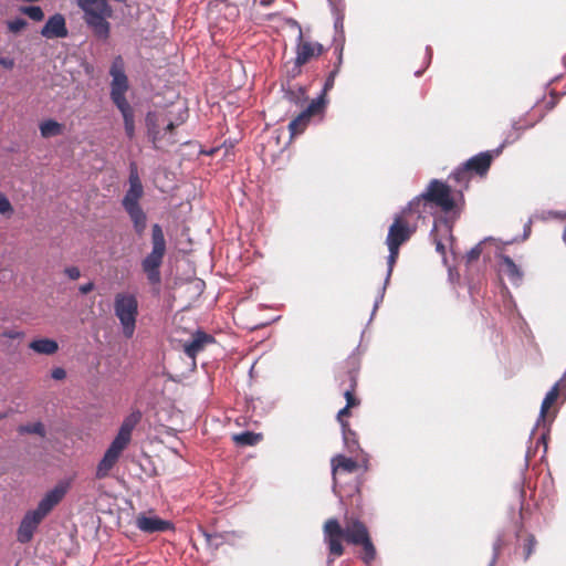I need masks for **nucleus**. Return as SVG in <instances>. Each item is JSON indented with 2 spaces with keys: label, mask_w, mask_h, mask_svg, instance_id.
Instances as JSON below:
<instances>
[{
  "label": "nucleus",
  "mask_w": 566,
  "mask_h": 566,
  "mask_svg": "<svg viewBox=\"0 0 566 566\" xmlns=\"http://www.w3.org/2000/svg\"><path fill=\"white\" fill-rule=\"evenodd\" d=\"M233 439L238 444H241V446H254L262 439V437H261V434L245 431V432L235 434L233 437Z\"/></svg>",
  "instance_id": "obj_28"
},
{
  "label": "nucleus",
  "mask_w": 566,
  "mask_h": 566,
  "mask_svg": "<svg viewBox=\"0 0 566 566\" xmlns=\"http://www.w3.org/2000/svg\"><path fill=\"white\" fill-rule=\"evenodd\" d=\"M20 434H36L41 438L46 436L45 427L42 422L38 421L34 423L21 424L18 428Z\"/></svg>",
  "instance_id": "obj_26"
},
{
  "label": "nucleus",
  "mask_w": 566,
  "mask_h": 566,
  "mask_svg": "<svg viewBox=\"0 0 566 566\" xmlns=\"http://www.w3.org/2000/svg\"><path fill=\"white\" fill-rule=\"evenodd\" d=\"M64 272L71 280H77L81 276L80 269L76 266H69Z\"/></svg>",
  "instance_id": "obj_39"
},
{
  "label": "nucleus",
  "mask_w": 566,
  "mask_h": 566,
  "mask_svg": "<svg viewBox=\"0 0 566 566\" xmlns=\"http://www.w3.org/2000/svg\"><path fill=\"white\" fill-rule=\"evenodd\" d=\"M348 410H349V407L345 406V407H344L343 409H340V410L338 411V413H337V419H338V421L340 422V424H342V426H343V423H345V422L343 421V417H344V416H347V415L349 413V411H348Z\"/></svg>",
  "instance_id": "obj_44"
},
{
  "label": "nucleus",
  "mask_w": 566,
  "mask_h": 566,
  "mask_svg": "<svg viewBox=\"0 0 566 566\" xmlns=\"http://www.w3.org/2000/svg\"><path fill=\"white\" fill-rule=\"evenodd\" d=\"M499 271L505 275L512 284L520 285L523 280V272L518 265L507 255H501Z\"/></svg>",
  "instance_id": "obj_13"
},
{
  "label": "nucleus",
  "mask_w": 566,
  "mask_h": 566,
  "mask_svg": "<svg viewBox=\"0 0 566 566\" xmlns=\"http://www.w3.org/2000/svg\"><path fill=\"white\" fill-rule=\"evenodd\" d=\"M109 74L112 76L111 98L113 103L116 107L129 104L125 96L128 90V78L125 74V63L122 56H116L113 60Z\"/></svg>",
  "instance_id": "obj_7"
},
{
  "label": "nucleus",
  "mask_w": 566,
  "mask_h": 566,
  "mask_svg": "<svg viewBox=\"0 0 566 566\" xmlns=\"http://www.w3.org/2000/svg\"><path fill=\"white\" fill-rule=\"evenodd\" d=\"M214 339L211 335L205 332L197 331L192 338L184 345L186 355L190 358H195L199 352H201L207 344L212 343Z\"/></svg>",
  "instance_id": "obj_14"
},
{
  "label": "nucleus",
  "mask_w": 566,
  "mask_h": 566,
  "mask_svg": "<svg viewBox=\"0 0 566 566\" xmlns=\"http://www.w3.org/2000/svg\"><path fill=\"white\" fill-rule=\"evenodd\" d=\"M202 535L205 536L208 545L214 548H218L226 542L233 543V538L237 536L234 532L210 534L207 531H202Z\"/></svg>",
  "instance_id": "obj_20"
},
{
  "label": "nucleus",
  "mask_w": 566,
  "mask_h": 566,
  "mask_svg": "<svg viewBox=\"0 0 566 566\" xmlns=\"http://www.w3.org/2000/svg\"><path fill=\"white\" fill-rule=\"evenodd\" d=\"M421 73H422V71H417L415 74H416V76H420Z\"/></svg>",
  "instance_id": "obj_48"
},
{
  "label": "nucleus",
  "mask_w": 566,
  "mask_h": 566,
  "mask_svg": "<svg viewBox=\"0 0 566 566\" xmlns=\"http://www.w3.org/2000/svg\"><path fill=\"white\" fill-rule=\"evenodd\" d=\"M2 336L6 338L15 339V338H22L24 336V333L21 331L10 329V331H4L2 333Z\"/></svg>",
  "instance_id": "obj_40"
},
{
  "label": "nucleus",
  "mask_w": 566,
  "mask_h": 566,
  "mask_svg": "<svg viewBox=\"0 0 566 566\" xmlns=\"http://www.w3.org/2000/svg\"><path fill=\"white\" fill-rule=\"evenodd\" d=\"M337 74V70L329 73L328 77L325 81L323 92L319 96H323L325 98V94L327 91H329L334 86L335 76Z\"/></svg>",
  "instance_id": "obj_37"
},
{
  "label": "nucleus",
  "mask_w": 566,
  "mask_h": 566,
  "mask_svg": "<svg viewBox=\"0 0 566 566\" xmlns=\"http://www.w3.org/2000/svg\"><path fill=\"white\" fill-rule=\"evenodd\" d=\"M559 382H563L566 385V371L564 373L563 377L559 379Z\"/></svg>",
  "instance_id": "obj_47"
},
{
  "label": "nucleus",
  "mask_w": 566,
  "mask_h": 566,
  "mask_svg": "<svg viewBox=\"0 0 566 566\" xmlns=\"http://www.w3.org/2000/svg\"><path fill=\"white\" fill-rule=\"evenodd\" d=\"M332 473L334 479V489L336 488V475L339 471L346 473H353L358 464L355 460L346 458L343 454H337L332 459Z\"/></svg>",
  "instance_id": "obj_16"
},
{
  "label": "nucleus",
  "mask_w": 566,
  "mask_h": 566,
  "mask_svg": "<svg viewBox=\"0 0 566 566\" xmlns=\"http://www.w3.org/2000/svg\"><path fill=\"white\" fill-rule=\"evenodd\" d=\"M41 35L46 39L65 38L67 29L64 17L60 13L50 17L41 30Z\"/></svg>",
  "instance_id": "obj_12"
},
{
  "label": "nucleus",
  "mask_w": 566,
  "mask_h": 566,
  "mask_svg": "<svg viewBox=\"0 0 566 566\" xmlns=\"http://www.w3.org/2000/svg\"><path fill=\"white\" fill-rule=\"evenodd\" d=\"M325 105L326 98L323 96L313 99L310 105L289 124L291 136L294 137L303 133L311 118L316 114H321Z\"/></svg>",
  "instance_id": "obj_8"
},
{
  "label": "nucleus",
  "mask_w": 566,
  "mask_h": 566,
  "mask_svg": "<svg viewBox=\"0 0 566 566\" xmlns=\"http://www.w3.org/2000/svg\"><path fill=\"white\" fill-rule=\"evenodd\" d=\"M67 491V484L59 483L42 497L36 509L31 510L23 516L18 528V541L22 544L29 543L42 520L57 505Z\"/></svg>",
  "instance_id": "obj_2"
},
{
  "label": "nucleus",
  "mask_w": 566,
  "mask_h": 566,
  "mask_svg": "<svg viewBox=\"0 0 566 566\" xmlns=\"http://www.w3.org/2000/svg\"><path fill=\"white\" fill-rule=\"evenodd\" d=\"M405 214L406 213H403V211L400 214H397L395 217L392 224L389 227V230H388V234H387V239H386V243H387V247L389 250V255L387 259V265H388L387 275L385 279L384 286L381 287L380 294L377 297V300L375 301L374 311L378 307L379 303L384 298L385 290L390 280L394 265H395L396 260L399 254L400 245L403 242H406L413 232V229L411 227H409L406 222H403L402 218Z\"/></svg>",
  "instance_id": "obj_4"
},
{
  "label": "nucleus",
  "mask_w": 566,
  "mask_h": 566,
  "mask_svg": "<svg viewBox=\"0 0 566 566\" xmlns=\"http://www.w3.org/2000/svg\"><path fill=\"white\" fill-rule=\"evenodd\" d=\"M492 159H493L492 154L490 151H485V153H480V154L473 156L472 158L467 160L464 164H465V167L469 169V172L474 171L478 175L482 176V175L486 174V171L489 170Z\"/></svg>",
  "instance_id": "obj_15"
},
{
  "label": "nucleus",
  "mask_w": 566,
  "mask_h": 566,
  "mask_svg": "<svg viewBox=\"0 0 566 566\" xmlns=\"http://www.w3.org/2000/svg\"><path fill=\"white\" fill-rule=\"evenodd\" d=\"M12 213H13V207H12L11 202L4 195L0 193V214L6 216V217H11Z\"/></svg>",
  "instance_id": "obj_33"
},
{
  "label": "nucleus",
  "mask_w": 566,
  "mask_h": 566,
  "mask_svg": "<svg viewBox=\"0 0 566 566\" xmlns=\"http://www.w3.org/2000/svg\"><path fill=\"white\" fill-rule=\"evenodd\" d=\"M349 376H350L352 385H350L349 389L345 390L344 396H345V399H346V406L352 408V407L356 406L358 403V401H357V399L353 395L354 388L356 386L355 375L350 374Z\"/></svg>",
  "instance_id": "obj_32"
},
{
  "label": "nucleus",
  "mask_w": 566,
  "mask_h": 566,
  "mask_svg": "<svg viewBox=\"0 0 566 566\" xmlns=\"http://www.w3.org/2000/svg\"><path fill=\"white\" fill-rule=\"evenodd\" d=\"M554 216L555 217H562V213L560 212H554Z\"/></svg>",
  "instance_id": "obj_49"
},
{
  "label": "nucleus",
  "mask_w": 566,
  "mask_h": 566,
  "mask_svg": "<svg viewBox=\"0 0 566 566\" xmlns=\"http://www.w3.org/2000/svg\"><path fill=\"white\" fill-rule=\"evenodd\" d=\"M536 541L533 535H528L524 544V560H527L535 549Z\"/></svg>",
  "instance_id": "obj_36"
},
{
  "label": "nucleus",
  "mask_w": 566,
  "mask_h": 566,
  "mask_svg": "<svg viewBox=\"0 0 566 566\" xmlns=\"http://www.w3.org/2000/svg\"><path fill=\"white\" fill-rule=\"evenodd\" d=\"M151 244L153 249L143 260L142 268L149 282L156 284L160 282L159 268L166 252L165 235L158 223H155L151 229Z\"/></svg>",
  "instance_id": "obj_5"
},
{
  "label": "nucleus",
  "mask_w": 566,
  "mask_h": 566,
  "mask_svg": "<svg viewBox=\"0 0 566 566\" xmlns=\"http://www.w3.org/2000/svg\"><path fill=\"white\" fill-rule=\"evenodd\" d=\"M125 211L129 216L136 233L142 235L147 227V217L142 207L127 208Z\"/></svg>",
  "instance_id": "obj_18"
},
{
  "label": "nucleus",
  "mask_w": 566,
  "mask_h": 566,
  "mask_svg": "<svg viewBox=\"0 0 566 566\" xmlns=\"http://www.w3.org/2000/svg\"><path fill=\"white\" fill-rule=\"evenodd\" d=\"M119 457L106 450L104 457L102 458L97 465L96 476L98 479L105 478L108 474L109 470L115 465Z\"/></svg>",
  "instance_id": "obj_21"
},
{
  "label": "nucleus",
  "mask_w": 566,
  "mask_h": 566,
  "mask_svg": "<svg viewBox=\"0 0 566 566\" xmlns=\"http://www.w3.org/2000/svg\"><path fill=\"white\" fill-rule=\"evenodd\" d=\"M94 289V284L92 282H88L86 284H83L78 287L80 292L82 294H87Z\"/></svg>",
  "instance_id": "obj_43"
},
{
  "label": "nucleus",
  "mask_w": 566,
  "mask_h": 566,
  "mask_svg": "<svg viewBox=\"0 0 566 566\" xmlns=\"http://www.w3.org/2000/svg\"><path fill=\"white\" fill-rule=\"evenodd\" d=\"M358 545H361L363 546V551H364V556H363V559L365 563H370L371 560H374L375 556H376V549L369 538V536L364 539L363 542H360Z\"/></svg>",
  "instance_id": "obj_29"
},
{
  "label": "nucleus",
  "mask_w": 566,
  "mask_h": 566,
  "mask_svg": "<svg viewBox=\"0 0 566 566\" xmlns=\"http://www.w3.org/2000/svg\"><path fill=\"white\" fill-rule=\"evenodd\" d=\"M142 417L143 415L139 410H133L128 416L124 418L118 431L132 437V432L140 422Z\"/></svg>",
  "instance_id": "obj_22"
},
{
  "label": "nucleus",
  "mask_w": 566,
  "mask_h": 566,
  "mask_svg": "<svg viewBox=\"0 0 566 566\" xmlns=\"http://www.w3.org/2000/svg\"><path fill=\"white\" fill-rule=\"evenodd\" d=\"M368 536L367 527L358 520H349L345 527H342L336 518H329L324 525V537L329 553L337 557L344 553L342 537L350 544L358 545Z\"/></svg>",
  "instance_id": "obj_3"
},
{
  "label": "nucleus",
  "mask_w": 566,
  "mask_h": 566,
  "mask_svg": "<svg viewBox=\"0 0 566 566\" xmlns=\"http://www.w3.org/2000/svg\"><path fill=\"white\" fill-rule=\"evenodd\" d=\"M343 439L349 452H355L359 449L356 433L352 431L347 423H343Z\"/></svg>",
  "instance_id": "obj_27"
},
{
  "label": "nucleus",
  "mask_w": 566,
  "mask_h": 566,
  "mask_svg": "<svg viewBox=\"0 0 566 566\" xmlns=\"http://www.w3.org/2000/svg\"><path fill=\"white\" fill-rule=\"evenodd\" d=\"M501 545H502V544H501V539H500V538H499V539H496V542H495V543H494V545H493V551H494V553H493V557H492V559H491V562H490L489 566H494V565H495L496 559H497V556H499V552H500V548H501Z\"/></svg>",
  "instance_id": "obj_41"
},
{
  "label": "nucleus",
  "mask_w": 566,
  "mask_h": 566,
  "mask_svg": "<svg viewBox=\"0 0 566 566\" xmlns=\"http://www.w3.org/2000/svg\"><path fill=\"white\" fill-rule=\"evenodd\" d=\"M128 184L129 188L127 189L122 201L123 208L127 209L140 207L139 200L144 195V187L139 178L137 167L134 163L130 164L129 167Z\"/></svg>",
  "instance_id": "obj_9"
},
{
  "label": "nucleus",
  "mask_w": 566,
  "mask_h": 566,
  "mask_svg": "<svg viewBox=\"0 0 566 566\" xmlns=\"http://www.w3.org/2000/svg\"><path fill=\"white\" fill-rule=\"evenodd\" d=\"M132 440V437L124 434L118 431L109 447L107 448V451L112 452L113 454L120 457L122 452L127 448Z\"/></svg>",
  "instance_id": "obj_23"
},
{
  "label": "nucleus",
  "mask_w": 566,
  "mask_h": 566,
  "mask_svg": "<svg viewBox=\"0 0 566 566\" xmlns=\"http://www.w3.org/2000/svg\"><path fill=\"white\" fill-rule=\"evenodd\" d=\"M323 52V45L318 42H311L303 40V33L300 29L296 45V59L295 64L301 66L307 63L311 59L321 55Z\"/></svg>",
  "instance_id": "obj_11"
},
{
  "label": "nucleus",
  "mask_w": 566,
  "mask_h": 566,
  "mask_svg": "<svg viewBox=\"0 0 566 566\" xmlns=\"http://www.w3.org/2000/svg\"><path fill=\"white\" fill-rule=\"evenodd\" d=\"M114 313L120 323L123 335L132 338L138 315L137 297L132 293H117L114 300Z\"/></svg>",
  "instance_id": "obj_6"
},
{
  "label": "nucleus",
  "mask_w": 566,
  "mask_h": 566,
  "mask_svg": "<svg viewBox=\"0 0 566 566\" xmlns=\"http://www.w3.org/2000/svg\"><path fill=\"white\" fill-rule=\"evenodd\" d=\"M562 382L557 381L552 388L551 390L546 394V396L544 397L543 401H542V406H541V411H539V417L541 418H545L546 416V412L547 410L549 409V407L556 401L557 397H558V386L560 385Z\"/></svg>",
  "instance_id": "obj_25"
},
{
  "label": "nucleus",
  "mask_w": 566,
  "mask_h": 566,
  "mask_svg": "<svg viewBox=\"0 0 566 566\" xmlns=\"http://www.w3.org/2000/svg\"><path fill=\"white\" fill-rule=\"evenodd\" d=\"M454 207L455 198L452 197L450 187L438 179H432L427 189L408 203L403 213L412 212L418 218H423L427 213H433L434 208L449 213Z\"/></svg>",
  "instance_id": "obj_1"
},
{
  "label": "nucleus",
  "mask_w": 566,
  "mask_h": 566,
  "mask_svg": "<svg viewBox=\"0 0 566 566\" xmlns=\"http://www.w3.org/2000/svg\"><path fill=\"white\" fill-rule=\"evenodd\" d=\"M563 238H564V241L566 243V228H565V232H564V237Z\"/></svg>",
  "instance_id": "obj_50"
},
{
  "label": "nucleus",
  "mask_w": 566,
  "mask_h": 566,
  "mask_svg": "<svg viewBox=\"0 0 566 566\" xmlns=\"http://www.w3.org/2000/svg\"><path fill=\"white\" fill-rule=\"evenodd\" d=\"M493 239L492 238H489V239H485L483 241H481L480 243H478L475 247H473L468 253H467V260L468 262H473L475 260H478L480 258V255L482 254V249H483V245L489 242V241H492Z\"/></svg>",
  "instance_id": "obj_31"
},
{
  "label": "nucleus",
  "mask_w": 566,
  "mask_h": 566,
  "mask_svg": "<svg viewBox=\"0 0 566 566\" xmlns=\"http://www.w3.org/2000/svg\"><path fill=\"white\" fill-rule=\"evenodd\" d=\"M22 12L33 21H41L44 18L42 9L38 6H30L22 8Z\"/></svg>",
  "instance_id": "obj_30"
},
{
  "label": "nucleus",
  "mask_w": 566,
  "mask_h": 566,
  "mask_svg": "<svg viewBox=\"0 0 566 566\" xmlns=\"http://www.w3.org/2000/svg\"><path fill=\"white\" fill-rule=\"evenodd\" d=\"M25 25H27V21L21 18H17L14 20H10L7 22L8 29L13 33L20 32L22 29L25 28Z\"/></svg>",
  "instance_id": "obj_35"
},
{
  "label": "nucleus",
  "mask_w": 566,
  "mask_h": 566,
  "mask_svg": "<svg viewBox=\"0 0 566 566\" xmlns=\"http://www.w3.org/2000/svg\"><path fill=\"white\" fill-rule=\"evenodd\" d=\"M51 376L55 380H62L65 378L66 371L61 367H56L52 370Z\"/></svg>",
  "instance_id": "obj_42"
},
{
  "label": "nucleus",
  "mask_w": 566,
  "mask_h": 566,
  "mask_svg": "<svg viewBox=\"0 0 566 566\" xmlns=\"http://www.w3.org/2000/svg\"><path fill=\"white\" fill-rule=\"evenodd\" d=\"M119 109L123 119H124V127L125 133L129 139H132L135 136V118H134V109L130 106V104H125L123 106H117Z\"/></svg>",
  "instance_id": "obj_19"
},
{
  "label": "nucleus",
  "mask_w": 566,
  "mask_h": 566,
  "mask_svg": "<svg viewBox=\"0 0 566 566\" xmlns=\"http://www.w3.org/2000/svg\"><path fill=\"white\" fill-rule=\"evenodd\" d=\"M29 348L32 349L36 354L41 355H53L59 349V344L56 340L51 338H38L33 339L29 344Z\"/></svg>",
  "instance_id": "obj_17"
},
{
  "label": "nucleus",
  "mask_w": 566,
  "mask_h": 566,
  "mask_svg": "<svg viewBox=\"0 0 566 566\" xmlns=\"http://www.w3.org/2000/svg\"><path fill=\"white\" fill-rule=\"evenodd\" d=\"M468 175L469 169L465 167V164H463L461 167L457 168L451 176L457 182H465L468 181Z\"/></svg>",
  "instance_id": "obj_34"
},
{
  "label": "nucleus",
  "mask_w": 566,
  "mask_h": 566,
  "mask_svg": "<svg viewBox=\"0 0 566 566\" xmlns=\"http://www.w3.org/2000/svg\"><path fill=\"white\" fill-rule=\"evenodd\" d=\"M427 55H428V63H429L431 60V55H432V50L430 46H427Z\"/></svg>",
  "instance_id": "obj_45"
},
{
  "label": "nucleus",
  "mask_w": 566,
  "mask_h": 566,
  "mask_svg": "<svg viewBox=\"0 0 566 566\" xmlns=\"http://www.w3.org/2000/svg\"><path fill=\"white\" fill-rule=\"evenodd\" d=\"M15 65V61L13 57L10 56H0V66L12 70Z\"/></svg>",
  "instance_id": "obj_38"
},
{
  "label": "nucleus",
  "mask_w": 566,
  "mask_h": 566,
  "mask_svg": "<svg viewBox=\"0 0 566 566\" xmlns=\"http://www.w3.org/2000/svg\"><path fill=\"white\" fill-rule=\"evenodd\" d=\"M136 527L148 534L163 533L174 530V524L170 521L163 520L159 516L149 514H139L135 521Z\"/></svg>",
  "instance_id": "obj_10"
},
{
  "label": "nucleus",
  "mask_w": 566,
  "mask_h": 566,
  "mask_svg": "<svg viewBox=\"0 0 566 566\" xmlns=\"http://www.w3.org/2000/svg\"><path fill=\"white\" fill-rule=\"evenodd\" d=\"M39 128L41 136L44 138L57 136L62 133V125L53 119L42 122Z\"/></svg>",
  "instance_id": "obj_24"
},
{
  "label": "nucleus",
  "mask_w": 566,
  "mask_h": 566,
  "mask_svg": "<svg viewBox=\"0 0 566 566\" xmlns=\"http://www.w3.org/2000/svg\"><path fill=\"white\" fill-rule=\"evenodd\" d=\"M437 250H438L439 252H441V253L443 252L444 247H443V244H442L441 242H437Z\"/></svg>",
  "instance_id": "obj_46"
}]
</instances>
